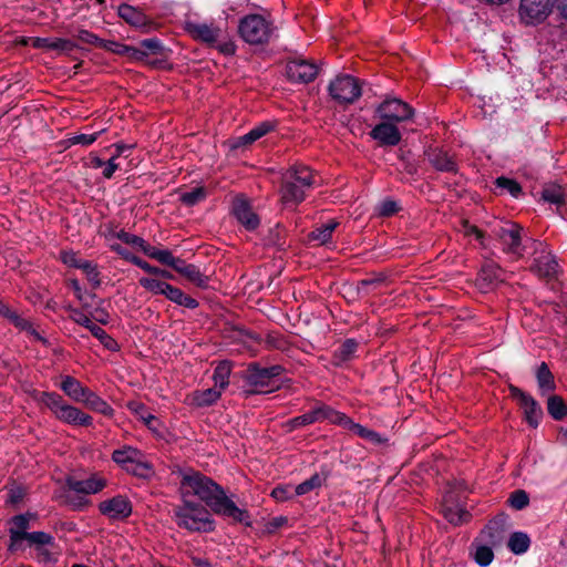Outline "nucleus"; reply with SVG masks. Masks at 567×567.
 <instances>
[{"label":"nucleus","mask_w":567,"mask_h":567,"mask_svg":"<svg viewBox=\"0 0 567 567\" xmlns=\"http://www.w3.org/2000/svg\"><path fill=\"white\" fill-rule=\"evenodd\" d=\"M183 485L192 489L210 509L218 515L234 519L235 522L250 526V517L247 511L240 509L227 497L225 491L212 478L195 473L183 478Z\"/></svg>","instance_id":"1"},{"label":"nucleus","mask_w":567,"mask_h":567,"mask_svg":"<svg viewBox=\"0 0 567 567\" xmlns=\"http://www.w3.org/2000/svg\"><path fill=\"white\" fill-rule=\"evenodd\" d=\"M313 183V173L308 166L293 165L289 167L281 178V203L285 205L301 203L305 199V189L310 188Z\"/></svg>","instance_id":"2"},{"label":"nucleus","mask_w":567,"mask_h":567,"mask_svg":"<svg viewBox=\"0 0 567 567\" xmlns=\"http://www.w3.org/2000/svg\"><path fill=\"white\" fill-rule=\"evenodd\" d=\"M175 516L177 525L190 532L207 533L214 529L209 512L200 504L185 502L183 506L176 508Z\"/></svg>","instance_id":"3"},{"label":"nucleus","mask_w":567,"mask_h":567,"mask_svg":"<svg viewBox=\"0 0 567 567\" xmlns=\"http://www.w3.org/2000/svg\"><path fill=\"white\" fill-rule=\"evenodd\" d=\"M274 30L272 22L267 21L260 14H248L240 19L238 24L240 37L249 44L268 43Z\"/></svg>","instance_id":"4"},{"label":"nucleus","mask_w":567,"mask_h":567,"mask_svg":"<svg viewBox=\"0 0 567 567\" xmlns=\"http://www.w3.org/2000/svg\"><path fill=\"white\" fill-rule=\"evenodd\" d=\"M329 92L340 104H352L361 96V85L351 75H338L330 83Z\"/></svg>","instance_id":"5"},{"label":"nucleus","mask_w":567,"mask_h":567,"mask_svg":"<svg viewBox=\"0 0 567 567\" xmlns=\"http://www.w3.org/2000/svg\"><path fill=\"white\" fill-rule=\"evenodd\" d=\"M554 2L551 0H520L518 14L525 24H539L551 13Z\"/></svg>","instance_id":"6"},{"label":"nucleus","mask_w":567,"mask_h":567,"mask_svg":"<svg viewBox=\"0 0 567 567\" xmlns=\"http://www.w3.org/2000/svg\"><path fill=\"white\" fill-rule=\"evenodd\" d=\"M323 420H328L331 423H342V420H346V414L334 411L328 405L321 404L303 415L289 420L286 425L290 431H292L297 427L306 426Z\"/></svg>","instance_id":"7"},{"label":"nucleus","mask_w":567,"mask_h":567,"mask_svg":"<svg viewBox=\"0 0 567 567\" xmlns=\"http://www.w3.org/2000/svg\"><path fill=\"white\" fill-rule=\"evenodd\" d=\"M377 112L381 118L394 122L406 121L414 114L413 109L399 99L385 100L378 106Z\"/></svg>","instance_id":"8"},{"label":"nucleus","mask_w":567,"mask_h":567,"mask_svg":"<svg viewBox=\"0 0 567 567\" xmlns=\"http://www.w3.org/2000/svg\"><path fill=\"white\" fill-rule=\"evenodd\" d=\"M286 74L296 83L312 82L318 74V66L305 59H292L287 62Z\"/></svg>","instance_id":"9"},{"label":"nucleus","mask_w":567,"mask_h":567,"mask_svg":"<svg viewBox=\"0 0 567 567\" xmlns=\"http://www.w3.org/2000/svg\"><path fill=\"white\" fill-rule=\"evenodd\" d=\"M284 368L279 364L261 367L259 363H250L245 372L246 381L254 386H267L270 381L280 375Z\"/></svg>","instance_id":"10"},{"label":"nucleus","mask_w":567,"mask_h":567,"mask_svg":"<svg viewBox=\"0 0 567 567\" xmlns=\"http://www.w3.org/2000/svg\"><path fill=\"white\" fill-rule=\"evenodd\" d=\"M71 319L89 329V331L101 341V343L111 351L118 349L117 342L110 337L104 329L95 324L85 313L78 309H72Z\"/></svg>","instance_id":"11"},{"label":"nucleus","mask_w":567,"mask_h":567,"mask_svg":"<svg viewBox=\"0 0 567 567\" xmlns=\"http://www.w3.org/2000/svg\"><path fill=\"white\" fill-rule=\"evenodd\" d=\"M35 515L31 513L20 514L12 517L11 523L12 527L9 529L10 533V544L8 549L10 551H17L21 549V544L24 540L25 536L30 534L28 529L30 528V520L34 519Z\"/></svg>","instance_id":"12"},{"label":"nucleus","mask_w":567,"mask_h":567,"mask_svg":"<svg viewBox=\"0 0 567 567\" xmlns=\"http://www.w3.org/2000/svg\"><path fill=\"white\" fill-rule=\"evenodd\" d=\"M503 270L494 261H486L476 278V286L483 292L494 289L504 279L502 278Z\"/></svg>","instance_id":"13"},{"label":"nucleus","mask_w":567,"mask_h":567,"mask_svg":"<svg viewBox=\"0 0 567 567\" xmlns=\"http://www.w3.org/2000/svg\"><path fill=\"white\" fill-rule=\"evenodd\" d=\"M99 508L102 514L112 519H124L132 514V504L125 496H115L100 503Z\"/></svg>","instance_id":"14"},{"label":"nucleus","mask_w":567,"mask_h":567,"mask_svg":"<svg viewBox=\"0 0 567 567\" xmlns=\"http://www.w3.org/2000/svg\"><path fill=\"white\" fill-rule=\"evenodd\" d=\"M234 214L237 220L248 230H254L259 225V218L251 209L250 204L243 197L238 196L234 200Z\"/></svg>","instance_id":"15"},{"label":"nucleus","mask_w":567,"mask_h":567,"mask_svg":"<svg viewBox=\"0 0 567 567\" xmlns=\"http://www.w3.org/2000/svg\"><path fill=\"white\" fill-rule=\"evenodd\" d=\"M429 162L439 172L456 174L458 168L454 155L442 148L429 150L426 153Z\"/></svg>","instance_id":"16"},{"label":"nucleus","mask_w":567,"mask_h":567,"mask_svg":"<svg viewBox=\"0 0 567 567\" xmlns=\"http://www.w3.org/2000/svg\"><path fill=\"white\" fill-rule=\"evenodd\" d=\"M186 30L194 39L200 40L210 45L217 42L221 32L219 28L195 22H187Z\"/></svg>","instance_id":"17"},{"label":"nucleus","mask_w":567,"mask_h":567,"mask_svg":"<svg viewBox=\"0 0 567 567\" xmlns=\"http://www.w3.org/2000/svg\"><path fill=\"white\" fill-rule=\"evenodd\" d=\"M370 135L372 138L379 141L382 145L394 146L401 141L399 128L394 124L388 122L378 124L370 132Z\"/></svg>","instance_id":"18"},{"label":"nucleus","mask_w":567,"mask_h":567,"mask_svg":"<svg viewBox=\"0 0 567 567\" xmlns=\"http://www.w3.org/2000/svg\"><path fill=\"white\" fill-rule=\"evenodd\" d=\"M506 522L507 516L505 514H499L494 519H492L482 532V534L486 536L491 546H498L502 544L504 534L507 529Z\"/></svg>","instance_id":"19"},{"label":"nucleus","mask_w":567,"mask_h":567,"mask_svg":"<svg viewBox=\"0 0 567 567\" xmlns=\"http://www.w3.org/2000/svg\"><path fill=\"white\" fill-rule=\"evenodd\" d=\"M118 16L131 25L144 31H147L152 25V21L142 11L125 3L118 7Z\"/></svg>","instance_id":"20"},{"label":"nucleus","mask_w":567,"mask_h":567,"mask_svg":"<svg viewBox=\"0 0 567 567\" xmlns=\"http://www.w3.org/2000/svg\"><path fill=\"white\" fill-rule=\"evenodd\" d=\"M56 416L66 422L83 426H89L92 424V417L89 414L83 413L78 408L64 404L56 410Z\"/></svg>","instance_id":"21"},{"label":"nucleus","mask_w":567,"mask_h":567,"mask_svg":"<svg viewBox=\"0 0 567 567\" xmlns=\"http://www.w3.org/2000/svg\"><path fill=\"white\" fill-rule=\"evenodd\" d=\"M174 270L181 274L183 277H185L187 280H189L197 287H207L209 277L202 274L200 270L195 265L186 264L184 260L181 259Z\"/></svg>","instance_id":"22"},{"label":"nucleus","mask_w":567,"mask_h":567,"mask_svg":"<svg viewBox=\"0 0 567 567\" xmlns=\"http://www.w3.org/2000/svg\"><path fill=\"white\" fill-rule=\"evenodd\" d=\"M66 483L70 489L82 494H94L105 486V481L96 477H90L81 481L70 477Z\"/></svg>","instance_id":"23"},{"label":"nucleus","mask_w":567,"mask_h":567,"mask_svg":"<svg viewBox=\"0 0 567 567\" xmlns=\"http://www.w3.org/2000/svg\"><path fill=\"white\" fill-rule=\"evenodd\" d=\"M63 392L76 402H82L90 389L83 386L75 378L66 375L61 383Z\"/></svg>","instance_id":"24"},{"label":"nucleus","mask_w":567,"mask_h":567,"mask_svg":"<svg viewBox=\"0 0 567 567\" xmlns=\"http://www.w3.org/2000/svg\"><path fill=\"white\" fill-rule=\"evenodd\" d=\"M110 52H113L118 55H127L133 60L143 61L146 58L144 51L136 49L134 47L125 45L115 41H106L104 40L103 48Z\"/></svg>","instance_id":"25"},{"label":"nucleus","mask_w":567,"mask_h":567,"mask_svg":"<svg viewBox=\"0 0 567 567\" xmlns=\"http://www.w3.org/2000/svg\"><path fill=\"white\" fill-rule=\"evenodd\" d=\"M341 425L349 427L360 437L371 442L374 445H380L386 442L385 439L381 437V435L372 430H369L358 423H354L351 419L346 415V420H342Z\"/></svg>","instance_id":"26"},{"label":"nucleus","mask_w":567,"mask_h":567,"mask_svg":"<svg viewBox=\"0 0 567 567\" xmlns=\"http://www.w3.org/2000/svg\"><path fill=\"white\" fill-rule=\"evenodd\" d=\"M499 238L507 245L508 251L513 254L518 252L520 246V228L513 224L509 228H501L498 231Z\"/></svg>","instance_id":"27"},{"label":"nucleus","mask_w":567,"mask_h":567,"mask_svg":"<svg viewBox=\"0 0 567 567\" xmlns=\"http://www.w3.org/2000/svg\"><path fill=\"white\" fill-rule=\"evenodd\" d=\"M536 262L538 274L542 277L553 278L557 275L559 265L553 255H543L536 259Z\"/></svg>","instance_id":"28"},{"label":"nucleus","mask_w":567,"mask_h":567,"mask_svg":"<svg viewBox=\"0 0 567 567\" xmlns=\"http://www.w3.org/2000/svg\"><path fill=\"white\" fill-rule=\"evenodd\" d=\"M536 379L539 390L543 393L554 391L556 388L554 374L550 372L547 363L542 362L536 371Z\"/></svg>","instance_id":"29"},{"label":"nucleus","mask_w":567,"mask_h":567,"mask_svg":"<svg viewBox=\"0 0 567 567\" xmlns=\"http://www.w3.org/2000/svg\"><path fill=\"white\" fill-rule=\"evenodd\" d=\"M524 410L525 419L533 427H537L539 419L543 416V411L539 404L529 396L526 401L519 404Z\"/></svg>","instance_id":"30"},{"label":"nucleus","mask_w":567,"mask_h":567,"mask_svg":"<svg viewBox=\"0 0 567 567\" xmlns=\"http://www.w3.org/2000/svg\"><path fill=\"white\" fill-rule=\"evenodd\" d=\"M136 457H142V453L137 449L131 446L115 450L112 454V460L120 464L124 470L127 468V465L133 464Z\"/></svg>","instance_id":"31"},{"label":"nucleus","mask_w":567,"mask_h":567,"mask_svg":"<svg viewBox=\"0 0 567 567\" xmlns=\"http://www.w3.org/2000/svg\"><path fill=\"white\" fill-rule=\"evenodd\" d=\"M442 514L453 525L466 523L471 518V514L458 505H442Z\"/></svg>","instance_id":"32"},{"label":"nucleus","mask_w":567,"mask_h":567,"mask_svg":"<svg viewBox=\"0 0 567 567\" xmlns=\"http://www.w3.org/2000/svg\"><path fill=\"white\" fill-rule=\"evenodd\" d=\"M358 342L353 339H347L333 354V364L341 365L352 359L357 351Z\"/></svg>","instance_id":"33"},{"label":"nucleus","mask_w":567,"mask_h":567,"mask_svg":"<svg viewBox=\"0 0 567 567\" xmlns=\"http://www.w3.org/2000/svg\"><path fill=\"white\" fill-rule=\"evenodd\" d=\"M166 298L179 306H184L189 309H195L198 307V301L196 299L185 295L179 288H176L172 285L167 290Z\"/></svg>","instance_id":"34"},{"label":"nucleus","mask_w":567,"mask_h":567,"mask_svg":"<svg viewBox=\"0 0 567 567\" xmlns=\"http://www.w3.org/2000/svg\"><path fill=\"white\" fill-rule=\"evenodd\" d=\"M530 539L527 534L515 532L511 535L508 540V548L516 555L524 554L528 550Z\"/></svg>","instance_id":"35"},{"label":"nucleus","mask_w":567,"mask_h":567,"mask_svg":"<svg viewBox=\"0 0 567 567\" xmlns=\"http://www.w3.org/2000/svg\"><path fill=\"white\" fill-rule=\"evenodd\" d=\"M220 393V390H216L214 388L206 389L204 391H196L193 394V403L199 408L212 405L219 399Z\"/></svg>","instance_id":"36"},{"label":"nucleus","mask_w":567,"mask_h":567,"mask_svg":"<svg viewBox=\"0 0 567 567\" xmlns=\"http://www.w3.org/2000/svg\"><path fill=\"white\" fill-rule=\"evenodd\" d=\"M547 410L555 420H561L567 415V404L559 395H551L548 398Z\"/></svg>","instance_id":"37"},{"label":"nucleus","mask_w":567,"mask_h":567,"mask_svg":"<svg viewBox=\"0 0 567 567\" xmlns=\"http://www.w3.org/2000/svg\"><path fill=\"white\" fill-rule=\"evenodd\" d=\"M82 402L87 408H90L96 412H100L104 415H111L113 412L112 408L105 401H103L100 396H97L94 392H92L91 390L89 391V393L86 394V396L84 398V400Z\"/></svg>","instance_id":"38"},{"label":"nucleus","mask_w":567,"mask_h":567,"mask_svg":"<svg viewBox=\"0 0 567 567\" xmlns=\"http://www.w3.org/2000/svg\"><path fill=\"white\" fill-rule=\"evenodd\" d=\"M24 540H28L30 546H34L35 549L41 547H53L54 538L44 532H32L28 535H24Z\"/></svg>","instance_id":"39"},{"label":"nucleus","mask_w":567,"mask_h":567,"mask_svg":"<svg viewBox=\"0 0 567 567\" xmlns=\"http://www.w3.org/2000/svg\"><path fill=\"white\" fill-rule=\"evenodd\" d=\"M337 226H338V223L334 220H331L328 224L322 225V226L316 228L315 230H312L309 234V239L317 240L320 244H326L331 238V235Z\"/></svg>","instance_id":"40"},{"label":"nucleus","mask_w":567,"mask_h":567,"mask_svg":"<svg viewBox=\"0 0 567 567\" xmlns=\"http://www.w3.org/2000/svg\"><path fill=\"white\" fill-rule=\"evenodd\" d=\"M230 375V363L228 361H221L214 371L215 386L219 390L225 389L228 385V379Z\"/></svg>","instance_id":"41"},{"label":"nucleus","mask_w":567,"mask_h":567,"mask_svg":"<svg viewBox=\"0 0 567 567\" xmlns=\"http://www.w3.org/2000/svg\"><path fill=\"white\" fill-rule=\"evenodd\" d=\"M542 197L544 200L551 204L559 205L565 203V193L563 188L555 184L546 185L542 192Z\"/></svg>","instance_id":"42"},{"label":"nucleus","mask_w":567,"mask_h":567,"mask_svg":"<svg viewBox=\"0 0 567 567\" xmlns=\"http://www.w3.org/2000/svg\"><path fill=\"white\" fill-rule=\"evenodd\" d=\"M142 458L143 456L136 457L135 462L131 465H127V468L125 471L135 476L147 478L153 474L152 466Z\"/></svg>","instance_id":"43"},{"label":"nucleus","mask_w":567,"mask_h":567,"mask_svg":"<svg viewBox=\"0 0 567 567\" xmlns=\"http://www.w3.org/2000/svg\"><path fill=\"white\" fill-rule=\"evenodd\" d=\"M495 185L502 190H507L514 197L522 194V187L515 179L501 176L495 179Z\"/></svg>","instance_id":"44"},{"label":"nucleus","mask_w":567,"mask_h":567,"mask_svg":"<svg viewBox=\"0 0 567 567\" xmlns=\"http://www.w3.org/2000/svg\"><path fill=\"white\" fill-rule=\"evenodd\" d=\"M140 284L145 289H147L154 293L164 295V296H166L167 290L171 286L169 284H167L165 281H161V280L154 279V278H142L140 280Z\"/></svg>","instance_id":"45"},{"label":"nucleus","mask_w":567,"mask_h":567,"mask_svg":"<svg viewBox=\"0 0 567 567\" xmlns=\"http://www.w3.org/2000/svg\"><path fill=\"white\" fill-rule=\"evenodd\" d=\"M206 197L204 187H195L189 192L182 194L181 200L187 206H194Z\"/></svg>","instance_id":"46"},{"label":"nucleus","mask_w":567,"mask_h":567,"mask_svg":"<svg viewBox=\"0 0 567 567\" xmlns=\"http://www.w3.org/2000/svg\"><path fill=\"white\" fill-rule=\"evenodd\" d=\"M508 503L514 509L520 511L528 506L529 496L524 489H516L511 494Z\"/></svg>","instance_id":"47"},{"label":"nucleus","mask_w":567,"mask_h":567,"mask_svg":"<svg viewBox=\"0 0 567 567\" xmlns=\"http://www.w3.org/2000/svg\"><path fill=\"white\" fill-rule=\"evenodd\" d=\"M78 48V44L70 39H52L51 50L58 51L61 54H71L73 50Z\"/></svg>","instance_id":"48"},{"label":"nucleus","mask_w":567,"mask_h":567,"mask_svg":"<svg viewBox=\"0 0 567 567\" xmlns=\"http://www.w3.org/2000/svg\"><path fill=\"white\" fill-rule=\"evenodd\" d=\"M39 400L48 408H50L55 415L56 410H59L60 406L64 405L62 396L59 395L58 393L42 392Z\"/></svg>","instance_id":"49"},{"label":"nucleus","mask_w":567,"mask_h":567,"mask_svg":"<svg viewBox=\"0 0 567 567\" xmlns=\"http://www.w3.org/2000/svg\"><path fill=\"white\" fill-rule=\"evenodd\" d=\"M74 38H76L82 43L92 44L97 48H103V44H104L103 39H100L94 33H92L87 30H84V29H79L76 31V34L74 35Z\"/></svg>","instance_id":"50"},{"label":"nucleus","mask_w":567,"mask_h":567,"mask_svg":"<svg viewBox=\"0 0 567 567\" xmlns=\"http://www.w3.org/2000/svg\"><path fill=\"white\" fill-rule=\"evenodd\" d=\"M321 477L318 474H315L309 480H306L305 482L297 485L295 492L297 495H303L321 486Z\"/></svg>","instance_id":"51"},{"label":"nucleus","mask_w":567,"mask_h":567,"mask_svg":"<svg viewBox=\"0 0 567 567\" xmlns=\"http://www.w3.org/2000/svg\"><path fill=\"white\" fill-rule=\"evenodd\" d=\"M386 279V276L382 272L372 275L371 278H367L363 280H360L358 282L357 290L358 292H367V287L372 286L374 288L381 286Z\"/></svg>","instance_id":"52"},{"label":"nucleus","mask_w":567,"mask_h":567,"mask_svg":"<svg viewBox=\"0 0 567 567\" xmlns=\"http://www.w3.org/2000/svg\"><path fill=\"white\" fill-rule=\"evenodd\" d=\"M475 561L481 566H487L494 558V553L489 546H480L475 551Z\"/></svg>","instance_id":"53"},{"label":"nucleus","mask_w":567,"mask_h":567,"mask_svg":"<svg viewBox=\"0 0 567 567\" xmlns=\"http://www.w3.org/2000/svg\"><path fill=\"white\" fill-rule=\"evenodd\" d=\"M157 261H159L163 265L169 266L173 269L177 266L179 258H176L172 255V252L167 249L161 250L157 249L156 255L154 257Z\"/></svg>","instance_id":"54"},{"label":"nucleus","mask_w":567,"mask_h":567,"mask_svg":"<svg viewBox=\"0 0 567 567\" xmlns=\"http://www.w3.org/2000/svg\"><path fill=\"white\" fill-rule=\"evenodd\" d=\"M104 132V130H101L99 132H95L94 134H79L73 137H70L68 142L71 145L82 144V145H90L93 142L96 141L97 136Z\"/></svg>","instance_id":"55"},{"label":"nucleus","mask_w":567,"mask_h":567,"mask_svg":"<svg viewBox=\"0 0 567 567\" xmlns=\"http://www.w3.org/2000/svg\"><path fill=\"white\" fill-rule=\"evenodd\" d=\"M80 269L86 274L87 280L92 282L94 287L100 286L99 272L94 265L90 261H83V265H80Z\"/></svg>","instance_id":"56"},{"label":"nucleus","mask_w":567,"mask_h":567,"mask_svg":"<svg viewBox=\"0 0 567 567\" xmlns=\"http://www.w3.org/2000/svg\"><path fill=\"white\" fill-rule=\"evenodd\" d=\"M142 49L141 51H144L145 54L153 53V54H159L163 51L162 43L157 39H146L141 42Z\"/></svg>","instance_id":"57"},{"label":"nucleus","mask_w":567,"mask_h":567,"mask_svg":"<svg viewBox=\"0 0 567 567\" xmlns=\"http://www.w3.org/2000/svg\"><path fill=\"white\" fill-rule=\"evenodd\" d=\"M116 236L123 243H125L127 245H131L133 247H138L140 245H143V238L142 237H138L136 235L126 233L124 230L118 231Z\"/></svg>","instance_id":"58"},{"label":"nucleus","mask_w":567,"mask_h":567,"mask_svg":"<svg viewBox=\"0 0 567 567\" xmlns=\"http://www.w3.org/2000/svg\"><path fill=\"white\" fill-rule=\"evenodd\" d=\"M25 495V491L22 486H13L9 489L8 502L12 505H17L22 502Z\"/></svg>","instance_id":"59"},{"label":"nucleus","mask_w":567,"mask_h":567,"mask_svg":"<svg viewBox=\"0 0 567 567\" xmlns=\"http://www.w3.org/2000/svg\"><path fill=\"white\" fill-rule=\"evenodd\" d=\"M399 207L394 200H384L381 203L379 208V214L384 217H389L394 215L398 212Z\"/></svg>","instance_id":"60"},{"label":"nucleus","mask_w":567,"mask_h":567,"mask_svg":"<svg viewBox=\"0 0 567 567\" xmlns=\"http://www.w3.org/2000/svg\"><path fill=\"white\" fill-rule=\"evenodd\" d=\"M7 319L17 328H20L22 330L31 329V324L25 319L21 318L14 310H11Z\"/></svg>","instance_id":"61"},{"label":"nucleus","mask_w":567,"mask_h":567,"mask_svg":"<svg viewBox=\"0 0 567 567\" xmlns=\"http://www.w3.org/2000/svg\"><path fill=\"white\" fill-rule=\"evenodd\" d=\"M62 261L71 267L80 268V265H83L84 260H80L76 258V254L73 251H64L61 255Z\"/></svg>","instance_id":"62"},{"label":"nucleus","mask_w":567,"mask_h":567,"mask_svg":"<svg viewBox=\"0 0 567 567\" xmlns=\"http://www.w3.org/2000/svg\"><path fill=\"white\" fill-rule=\"evenodd\" d=\"M271 496L279 502H284L290 497L289 486H277L272 489Z\"/></svg>","instance_id":"63"},{"label":"nucleus","mask_w":567,"mask_h":567,"mask_svg":"<svg viewBox=\"0 0 567 567\" xmlns=\"http://www.w3.org/2000/svg\"><path fill=\"white\" fill-rule=\"evenodd\" d=\"M271 128L272 126L269 123H261L259 126L252 128L250 134L254 136L255 141H257L266 135Z\"/></svg>","instance_id":"64"}]
</instances>
